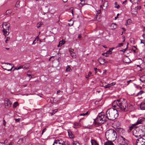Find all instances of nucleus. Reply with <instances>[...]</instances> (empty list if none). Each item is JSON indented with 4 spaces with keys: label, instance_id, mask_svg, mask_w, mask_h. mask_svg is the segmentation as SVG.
Listing matches in <instances>:
<instances>
[{
    "label": "nucleus",
    "instance_id": "nucleus-21",
    "mask_svg": "<svg viewBox=\"0 0 145 145\" xmlns=\"http://www.w3.org/2000/svg\"><path fill=\"white\" fill-rule=\"evenodd\" d=\"M2 68L3 69L5 70H6L8 71H11L12 70L13 68V67H12L10 69H7V68H6V67L5 66H3V67H2Z\"/></svg>",
    "mask_w": 145,
    "mask_h": 145
},
{
    "label": "nucleus",
    "instance_id": "nucleus-26",
    "mask_svg": "<svg viewBox=\"0 0 145 145\" xmlns=\"http://www.w3.org/2000/svg\"><path fill=\"white\" fill-rule=\"evenodd\" d=\"M71 70V69L69 65H67V66L66 71H70V70Z\"/></svg>",
    "mask_w": 145,
    "mask_h": 145
},
{
    "label": "nucleus",
    "instance_id": "nucleus-48",
    "mask_svg": "<svg viewBox=\"0 0 145 145\" xmlns=\"http://www.w3.org/2000/svg\"><path fill=\"white\" fill-rule=\"evenodd\" d=\"M118 131L119 132L120 131H121L122 130V129L121 128H119V129L118 128Z\"/></svg>",
    "mask_w": 145,
    "mask_h": 145
},
{
    "label": "nucleus",
    "instance_id": "nucleus-8",
    "mask_svg": "<svg viewBox=\"0 0 145 145\" xmlns=\"http://www.w3.org/2000/svg\"><path fill=\"white\" fill-rule=\"evenodd\" d=\"M133 135L135 137L137 138L140 137L138 127H135V128L133 130Z\"/></svg>",
    "mask_w": 145,
    "mask_h": 145
},
{
    "label": "nucleus",
    "instance_id": "nucleus-55",
    "mask_svg": "<svg viewBox=\"0 0 145 145\" xmlns=\"http://www.w3.org/2000/svg\"><path fill=\"white\" fill-rule=\"evenodd\" d=\"M133 48H134L135 49V50L137 49V48L135 46H133Z\"/></svg>",
    "mask_w": 145,
    "mask_h": 145
},
{
    "label": "nucleus",
    "instance_id": "nucleus-2",
    "mask_svg": "<svg viewBox=\"0 0 145 145\" xmlns=\"http://www.w3.org/2000/svg\"><path fill=\"white\" fill-rule=\"evenodd\" d=\"M112 106L121 111L126 112L129 109L126 101L122 98L114 101L112 103Z\"/></svg>",
    "mask_w": 145,
    "mask_h": 145
},
{
    "label": "nucleus",
    "instance_id": "nucleus-10",
    "mask_svg": "<svg viewBox=\"0 0 145 145\" xmlns=\"http://www.w3.org/2000/svg\"><path fill=\"white\" fill-rule=\"evenodd\" d=\"M28 64L24 63L22 65H20L19 67H15L14 69L17 70L21 69H26L28 68Z\"/></svg>",
    "mask_w": 145,
    "mask_h": 145
},
{
    "label": "nucleus",
    "instance_id": "nucleus-32",
    "mask_svg": "<svg viewBox=\"0 0 145 145\" xmlns=\"http://www.w3.org/2000/svg\"><path fill=\"white\" fill-rule=\"evenodd\" d=\"M123 46V43H119L118 44V46H117V47H119L122 46Z\"/></svg>",
    "mask_w": 145,
    "mask_h": 145
},
{
    "label": "nucleus",
    "instance_id": "nucleus-28",
    "mask_svg": "<svg viewBox=\"0 0 145 145\" xmlns=\"http://www.w3.org/2000/svg\"><path fill=\"white\" fill-rule=\"evenodd\" d=\"M108 3L107 1H105V2L103 3V7H105L106 8L107 7Z\"/></svg>",
    "mask_w": 145,
    "mask_h": 145
},
{
    "label": "nucleus",
    "instance_id": "nucleus-17",
    "mask_svg": "<svg viewBox=\"0 0 145 145\" xmlns=\"http://www.w3.org/2000/svg\"><path fill=\"white\" fill-rule=\"evenodd\" d=\"M140 107L141 110H145V102H142L140 104Z\"/></svg>",
    "mask_w": 145,
    "mask_h": 145
},
{
    "label": "nucleus",
    "instance_id": "nucleus-3",
    "mask_svg": "<svg viewBox=\"0 0 145 145\" xmlns=\"http://www.w3.org/2000/svg\"><path fill=\"white\" fill-rule=\"evenodd\" d=\"M106 138L107 139L111 140L114 141L117 137V133L115 131L112 129L107 130L105 133Z\"/></svg>",
    "mask_w": 145,
    "mask_h": 145
},
{
    "label": "nucleus",
    "instance_id": "nucleus-53",
    "mask_svg": "<svg viewBox=\"0 0 145 145\" xmlns=\"http://www.w3.org/2000/svg\"><path fill=\"white\" fill-rule=\"evenodd\" d=\"M57 111V110H55V111L53 110V112H52V113H53V114H55Z\"/></svg>",
    "mask_w": 145,
    "mask_h": 145
},
{
    "label": "nucleus",
    "instance_id": "nucleus-38",
    "mask_svg": "<svg viewBox=\"0 0 145 145\" xmlns=\"http://www.w3.org/2000/svg\"><path fill=\"white\" fill-rule=\"evenodd\" d=\"M143 93H144L143 91H141L138 93L137 95H141Z\"/></svg>",
    "mask_w": 145,
    "mask_h": 145
},
{
    "label": "nucleus",
    "instance_id": "nucleus-37",
    "mask_svg": "<svg viewBox=\"0 0 145 145\" xmlns=\"http://www.w3.org/2000/svg\"><path fill=\"white\" fill-rule=\"evenodd\" d=\"M106 53L108 55L110 54H111V50L110 49H109L106 52Z\"/></svg>",
    "mask_w": 145,
    "mask_h": 145
},
{
    "label": "nucleus",
    "instance_id": "nucleus-51",
    "mask_svg": "<svg viewBox=\"0 0 145 145\" xmlns=\"http://www.w3.org/2000/svg\"><path fill=\"white\" fill-rule=\"evenodd\" d=\"M5 64H7V65H11V64L10 63H5Z\"/></svg>",
    "mask_w": 145,
    "mask_h": 145
},
{
    "label": "nucleus",
    "instance_id": "nucleus-11",
    "mask_svg": "<svg viewBox=\"0 0 145 145\" xmlns=\"http://www.w3.org/2000/svg\"><path fill=\"white\" fill-rule=\"evenodd\" d=\"M4 103L5 106L10 107L11 106L12 103L8 99H6L4 100Z\"/></svg>",
    "mask_w": 145,
    "mask_h": 145
},
{
    "label": "nucleus",
    "instance_id": "nucleus-31",
    "mask_svg": "<svg viewBox=\"0 0 145 145\" xmlns=\"http://www.w3.org/2000/svg\"><path fill=\"white\" fill-rule=\"evenodd\" d=\"M72 145H80V143L77 141H74Z\"/></svg>",
    "mask_w": 145,
    "mask_h": 145
},
{
    "label": "nucleus",
    "instance_id": "nucleus-46",
    "mask_svg": "<svg viewBox=\"0 0 145 145\" xmlns=\"http://www.w3.org/2000/svg\"><path fill=\"white\" fill-rule=\"evenodd\" d=\"M3 122H4V123H3V125H4L5 126V125H6V122L4 120H3Z\"/></svg>",
    "mask_w": 145,
    "mask_h": 145
},
{
    "label": "nucleus",
    "instance_id": "nucleus-33",
    "mask_svg": "<svg viewBox=\"0 0 145 145\" xmlns=\"http://www.w3.org/2000/svg\"><path fill=\"white\" fill-rule=\"evenodd\" d=\"M59 43L61 44V46L65 43V41L63 40H62L60 41Z\"/></svg>",
    "mask_w": 145,
    "mask_h": 145
},
{
    "label": "nucleus",
    "instance_id": "nucleus-61",
    "mask_svg": "<svg viewBox=\"0 0 145 145\" xmlns=\"http://www.w3.org/2000/svg\"><path fill=\"white\" fill-rule=\"evenodd\" d=\"M63 1L64 2H66L67 1V0H63Z\"/></svg>",
    "mask_w": 145,
    "mask_h": 145
},
{
    "label": "nucleus",
    "instance_id": "nucleus-60",
    "mask_svg": "<svg viewBox=\"0 0 145 145\" xmlns=\"http://www.w3.org/2000/svg\"><path fill=\"white\" fill-rule=\"evenodd\" d=\"M60 46H61V44L59 43V44L57 45V47H59Z\"/></svg>",
    "mask_w": 145,
    "mask_h": 145
},
{
    "label": "nucleus",
    "instance_id": "nucleus-5",
    "mask_svg": "<svg viewBox=\"0 0 145 145\" xmlns=\"http://www.w3.org/2000/svg\"><path fill=\"white\" fill-rule=\"evenodd\" d=\"M2 27L3 28V32L4 33V35L5 36L6 35H8L9 33L8 31L10 25L7 23L4 22L3 24Z\"/></svg>",
    "mask_w": 145,
    "mask_h": 145
},
{
    "label": "nucleus",
    "instance_id": "nucleus-64",
    "mask_svg": "<svg viewBox=\"0 0 145 145\" xmlns=\"http://www.w3.org/2000/svg\"><path fill=\"white\" fill-rule=\"evenodd\" d=\"M12 142H10L9 143V145H12Z\"/></svg>",
    "mask_w": 145,
    "mask_h": 145
},
{
    "label": "nucleus",
    "instance_id": "nucleus-7",
    "mask_svg": "<svg viewBox=\"0 0 145 145\" xmlns=\"http://www.w3.org/2000/svg\"><path fill=\"white\" fill-rule=\"evenodd\" d=\"M139 130V135H140V137H142L144 136L145 134V127L142 125L138 127Z\"/></svg>",
    "mask_w": 145,
    "mask_h": 145
},
{
    "label": "nucleus",
    "instance_id": "nucleus-27",
    "mask_svg": "<svg viewBox=\"0 0 145 145\" xmlns=\"http://www.w3.org/2000/svg\"><path fill=\"white\" fill-rule=\"evenodd\" d=\"M18 105V102H15L14 104H13V107L14 108H15Z\"/></svg>",
    "mask_w": 145,
    "mask_h": 145
},
{
    "label": "nucleus",
    "instance_id": "nucleus-57",
    "mask_svg": "<svg viewBox=\"0 0 145 145\" xmlns=\"http://www.w3.org/2000/svg\"><path fill=\"white\" fill-rule=\"evenodd\" d=\"M94 69L95 71L96 72V71L97 70V68L96 67H95L94 68Z\"/></svg>",
    "mask_w": 145,
    "mask_h": 145
},
{
    "label": "nucleus",
    "instance_id": "nucleus-41",
    "mask_svg": "<svg viewBox=\"0 0 145 145\" xmlns=\"http://www.w3.org/2000/svg\"><path fill=\"white\" fill-rule=\"evenodd\" d=\"M74 51V50L72 48H70L69 49V52L70 53H72Z\"/></svg>",
    "mask_w": 145,
    "mask_h": 145
},
{
    "label": "nucleus",
    "instance_id": "nucleus-63",
    "mask_svg": "<svg viewBox=\"0 0 145 145\" xmlns=\"http://www.w3.org/2000/svg\"><path fill=\"white\" fill-rule=\"evenodd\" d=\"M103 62H104V63H105L106 62V61H105V60L104 59H103Z\"/></svg>",
    "mask_w": 145,
    "mask_h": 145
},
{
    "label": "nucleus",
    "instance_id": "nucleus-9",
    "mask_svg": "<svg viewBox=\"0 0 145 145\" xmlns=\"http://www.w3.org/2000/svg\"><path fill=\"white\" fill-rule=\"evenodd\" d=\"M64 144V141L62 139L58 138L54 141L53 145H63Z\"/></svg>",
    "mask_w": 145,
    "mask_h": 145
},
{
    "label": "nucleus",
    "instance_id": "nucleus-20",
    "mask_svg": "<svg viewBox=\"0 0 145 145\" xmlns=\"http://www.w3.org/2000/svg\"><path fill=\"white\" fill-rule=\"evenodd\" d=\"M91 145H99L98 144L97 142L96 141L94 140H91Z\"/></svg>",
    "mask_w": 145,
    "mask_h": 145
},
{
    "label": "nucleus",
    "instance_id": "nucleus-30",
    "mask_svg": "<svg viewBox=\"0 0 145 145\" xmlns=\"http://www.w3.org/2000/svg\"><path fill=\"white\" fill-rule=\"evenodd\" d=\"M68 134L69 137L71 138H73L74 137V135L71 133L68 132Z\"/></svg>",
    "mask_w": 145,
    "mask_h": 145
},
{
    "label": "nucleus",
    "instance_id": "nucleus-13",
    "mask_svg": "<svg viewBox=\"0 0 145 145\" xmlns=\"http://www.w3.org/2000/svg\"><path fill=\"white\" fill-rule=\"evenodd\" d=\"M141 8V7L140 6H138L137 7H135V8L133 9L132 10V12H134V14H136L137 13V11L139 10Z\"/></svg>",
    "mask_w": 145,
    "mask_h": 145
},
{
    "label": "nucleus",
    "instance_id": "nucleus-14",
    "mask_svg": "<svg viewBox=\"0 0 145 145\" xmlns=\"http://www.w3.org/2000/svg\"><path fill=\"white\" fill-rule=\"evenodd\" d=\"M25 137L20 138L18 141V143L19 144H21L24 143L25 141Z\"/></svg>",
    "mask_w": 145,
    "mask_h": 145
},
{
    "label": "nucleus",
    "instance_id": "nucleus-43",
    "mask_svg": "<svg viewBox=\"0 0 145 145\" xmlns=\"http://www.w3.org/2000/svg\"><path fill=\"white\" fill-rule=\"evenodd\" d=\"M81 1V3H80V4H81L82 5V6L84 4V3H82L83 2H84V0H80Z\"/></svg>",
    "mask_w": 145,
    "mask_h": 145
},
{
    "label": "nucleus",
    "instance_id": "nucleus-59",
    "mask_svg": "<svg viewBox=\"0 0 145 145\" xmlns=\"http://www.w3.org/2000/svg\"><path fill=\"white\" fill-rule=\"evenodd\" d=\"M114 49V48H110L109 49H110V50H111V51H112V50H113V49Z\"/></svg>",
    "mask_w": 145,
    "mask_h": 145
},
{
    "label": "nucleus",
    "instance_id": "nucleus-42",
    "mask_svg": "<svg viewBox=\"0 0 145 145\" xmlns=\"http://www.w3.org/2000/svg\"><path fill=\"white\" fill-rule=\"evenodd\" d=\"M20 119L19 118H18V119H15V121L16 122H18L20 121Z\"/></svg>",
    "mask_w": 145,
    "mask_h": 145
},
{
    "label": "nucleus",
    "instance_id": "nucleus-47",
    "mask_svg": "<svg viewBox=\"0 0 145 145\" xmlns=\"http://www.w3.org/2000/svg\"><path fill=\"white\" fill-rule=\"evenodd\" d=\"M132 80H130L129 81H128L127 82V85H128L130 83V82L131 81H132Z\"/></svg>",
    "mask_w": 145,
    "mask_h": 145
},
{
    "label": "nucleus",
    "instance_id": "nucleus-24",
    "mask_svg": "<svg viewBox=\"0 0 145 145\" xmlns=\"http://www.w3.org/2000/svg\"><path fill=\"white\" fill-rule=\"evenodd\" d=\"M114 5H115V8L118 9L120 7V6L119 5H117V3L116 2H115Z\"/></svg>",
    "mask_w": 145,
    "mask_h": 145
},
{
    "label": "nucleus",
    "instance_id": "nucleus-35",
    "mask_svg": "<svg viewBox=\"0 0 145 145\" xmlns=\"http://www.w3.org/2000/svg\"><path fill=\"white\" fill-rule=\"evenodd\" d=\"M111 86V85L110 84H107L105 86H104V88L105 89L107 88H108Z\"/></svg>",
    "mask_w": 145,
    "mask_h": 145
},
{
    "label": "nucleus",
    "instance_id": "nucleus-22",
    "mask_svg": "<svg viewBox=\"0 0 145 145\" xmlns=\"http://www.w3.org/2000/svg\"><path fill=\"white\" fill-rule=\"evenodd\" d=\"M42 24L43 23L42 22H39L37 24V27L38 28H39L40 27Z\"/></svg>",
    "mask_w": 145,
    "mask_h": 145
},
{
    "label": "nucleus",
    "instance_id": "nucleus-50",
    "mask_svg": "<svg viewBox=\"0 0 145 145\" xmlns=\"http://www.w3.org/2000/svg\"><path fill=\"white\" fill-rule=\"evenodd\" d=\"M27 76L29 77H31V75L30 74H27Z\"/></svg>",
    "mask_w": 145,
    "mask_h": 145
},
{
    "label": "nucleus",
    "instance_id": "nucleus-23",
    "mask_svg": "<svg viewBox=\"0 0 145 145\" xmlns=\"http://www.w3.org/2000/svg\"><path fill=\"white\" fill-rule=\"evenodd\" d=\"M71 56L73 58L76 57V54L75 53L72 52V53H70Z\"/></svg>",
    "mask_w": 145,
    "mask_h": 145
},
{
    "label": "nucleus",
    "instance_id": "nucleus-44",
    "mask_svg": "<svg viewBox=\"0 0 145 145\" xmlns=\"http://www.w3.org/2000/svg\"><path fill=\"white\" fill-rule=\"evenodd\" d=\"M10 39V38L9 37H8L6 40H5V42L6 43H7V41H8Z\"/></svg>",
    "mask_w": 145,
    "mask_h": 145
},
{
    "label": "nucleus",
    "instance_id": "nucleus-54",
    "mask_svg": "<svg viewBox=\"0 0 145 145\" xmlns=\"http://www.w3.org/2000/svg\"><path fill=\"white\" fill-rule=\"evenodd\" d=\"M60 91H61L60 90H59L57 91V94H58V93H60Z\"/></svg>",
    "mask_w": 145,
    "mask_h": 145
},
{
    "label": "nucleus",
    "instance_id": "nucleus-52",
    "mask_svg": "<svg viewBox=\"0 0 145 145\" xmlns=\"http://www.w3.org/2000/svg\"><path fill=\"white\" fill-rule=\"evenodd\" d=\"M81 35H80V34L79 35L78 37V38H81Z\"/></svg>",
    "mask_w": 145,
    "mask_h": 145
},
{
    "label": "nucleus",
    "instance_id": "nucleus-45",
    "mask_svg": "<svg viewBox=\"0 0 145 145\" xmlns=\"http://www.w3.org/2000/svg\"><path fill=\"white\" fill-rule=\"evenodd\" d=\"M115 84V83L114 82H112L110 84V85H111V86H114Z\"/></svg>",
    "mask_w": 145,
    "mask_h": 145
},
{
    "label": "nucleus",
    "instance_id": "nucleus-36",
    "mask_svg": "<svg viewBox=\"0 0 145 145\" xmlns=\"http://www.w3.org/2000/svg\"><path fill=\"white\" fill-rule=\"evenodd\" d=\"M91 73L90 72H88V75H86V78H88L91 75Z\"/></svg>",
    "mask_w": 145,
    "mask_h": 145
},
{
    "label": "nucleus",
    "instance_id": "nucleus-19",
    "mask_svg": "<svg viewBox=\"0 0 145 145\" xmlns=\"http://www.w3.org/2000/svg\"><path fill=\"white\" fill-rule=\"evenodd\" d=\"M105 145H113L114 144L112 142V141H108L107 142H106L105 144Z\"/></svg>",
    "mask_w": 145,
    "mask_h": 145
},
{
    "label": "nucleus",
    "instance_id": "nucleus-12",
    "mask_svg": "<svg viewBox=\"0 0 145 145\" xmlns=\"http://www.w3.org/2000/svg\"><path fill=\"white\" fill-rule=\"evenodd\" d=\"M144 120L145 118L143 117L139 118L138 119L137 122L135 123V125H137L139 124L142 123L144 121Z\"/></svg>",
    "mask_w": 145,
    "mask_h": 145
},
{
    "label": "nucleus",
    "instance_id": "nucleus-56",
    "mask_svg": "<svg viewBox=\"0 0 145 145\" xmlns=\"http://www.w3.org/2000/svg\"><path fill=\"white\" fill-rule=\"evenodd\" d=\"M136 50H135V49L134 50V49H133V52H134V53H136V52H137L136 51Z\"/></svg>",
    "mask_w": 145,
    "mask_h": 145
},
{
    "label": "nucleus",
    "instance_id": "nucleus-18",
    "mask_svg": "<svg viewBox=\"0 0 145 145\" xmlns=\"http://www.w3.org/2000/svg\"><path fill=\"white\" fill-rule=\"evenodd\" d=\"M140 80L142 83L145 82V75H143L140 77L139 79Z\"/></svg>",
    "mask_w": 145,
    "mask_h": 145
},
{
    "label": "nucleus",
    "instance_id": "nucleus-15",
    "mask_svg": "<svg viewBox=\"0 0 145 145\" xmlns=\"http://www.w3.org/2000/svg\"><path fill=\"white\" fill-rule=\"evenodd\" d=\"M73 127L74 128H78L80 127V124L79 123L75 122L73 123Z\"/></svg>",
    "mask_w": 145,
    "mask_h": 145
},
{
    "label": "nucleus",
    "instance_id": "nucleus-29",
    "mask_svg": "<svg viewBox=\"0 0 145 145\" xmlns=\"http://www.w3.org/2000/svg\"><path fill=\"white\" fill-rule=\"evenodd\" d=\"M128 43L127 44V47L125 49H123V50H120V51L121 52H123V53H124L126 50H127V49L128 48Z\"/></svg>",
    "mask_w": 145,
    "mask_h": 145
},
{
    "label": "nucleus",
    "instance_id": "nucleus-25",
    "mask_svg": "<svg viewBox=\"0 0 145 145\" xmlns=\"http://www.w3.org/2000/svg\"><path fill=\"white\" fill-rule=\"evenodd\" d=\"M139 1V0H130L131 1L133 4L137 3Z\"/></svg>",
    "mask_w": 145,
    "mask_h": 145
},
{
    "label": "nucleus",
    "instance_id": "nucleus-6",
    "mask_svg": "<svg viewBox=\"0 0 145 145\" xmlns=\"http://www.w3.org/2000/svg\"><path fill=\"white\" fill-rule=\"evenodd\" d=\"M136 145H145V136L139 138L136 141Z\"/></svg>",
    "mask_w": 145,
    "mask_h": 145
},
{
    "label": "nucleus",
    "instance_id": "nucleus-4",
    "mask_svg": "<svg viewBox=\"0 0 145 145\" xmlns=\"http://www.w3.org/2000/svg\"><path fill=\"white\" fill-rule=\"evenodd\" d=\"M117 140L118 143L121 145H127L129 143V142L127 140L121 135L118 136Z\"/></svg>",
    "mask_w": 145,
    "mask_h": 145
},
{
    "label": "nucleus",
    "instance_id": "nucleus-39",
    "mask_svg": "<svg viewBox=\"0 0 145 145\" xmlns=\"http://www.w3.org/2000/svg\"><path fill=\"white\" fill-rule=\"evenodd\" d=\"M37 37L36 39L34 40L33 41V43H32V44L33 45H35L36 44V42H35V41L36 40V39H37Z\"/></svg>",
    "mask_w": 145,
    "mask_h": 145
},
{
    "label": "nucleus",
    "instance_id": "nucleus-62",
    "mask_svg": "<svg viewBox=\"0 0 145 145\" xmlns=\"http://www.w3.org/2000/svg\"><path fill=\"white\" fill-rule=\"evenodd\" d=\"M5 49L7 50H9L10 48H5Z\"/></svg>",
    "mask_w": 145,
    "mask_h": 145
},
{
    "label": "nucleus",
    "instance_id": "nucleus-34",
    "mask_svg": "<svg viewBox=\"0 0 145 145\" xmlns=\"http://www.w3.org/2000/svg\"><path fill=\"white\" fill-rule=\"evenodd\" d=\"M88 112H87L85 113L81 114H80V116H84L86 115H88Z\"/></svg>",
    "mask_w": 145,
    "mask_h": 145
},
{
    "label": "nucleus",
    "instance_id": "nucleus-49",
    "mask_svg": "<svg viewBox=\"0 0 145 145\" xmlns=\"http://www.w3.org/2000/svg\"><path fill=\"white\" fill-rule=\"evenodd\" d=\"M6 12L7 14L8 13H11V11H10L9 10H7V11Z\"/></svg>",
    "mask_w": 145,
    "mask_h": 145
},
{
    "label": "nucleus",
    "instance_id": "nucleus-40",
    "mask_svg": "<svg viewBox=\"0 0 145 145\" xmlns=\"http://www.w3.org/2000/svg\"><path fill=\"white\" fill-rule=\"evenodd\" d=\"M46 128H44L43 130L42 131V134L43 135V133L46 131Z\"/></svg>",
    "mask_w": 145,
    "mask_h": 145
},
{
    "label": "nucleus",
    "instance_id": "nucleus-58",
    "mask_svg": "<svg viewBox=\"0 0 145 145\" xmlns=\"http://www.w3.org/2000/svg\"><path fill=\"white\" fill-rule=\"evenodd\" d=\"M105 54H106L105 55V57H107V56H108V54H106V53H105Z\"/></svg>",
    "mask_w": 145,
    "mask_h": 145
},
{
    "label": "nucleus",
    "instance_id": "nucleus-1",
    "mask_svg": "<svg viewBox=\"0 0 145 145\" xmlns=\"http://www.w3.org/2000/svg\"><path fill=\"white\" fill-rule=\"evenodd\" d=\"M106 116L103 113H99L97 118L94 119V123L96 125L100 124H103L106 121V119L113 120L116 119L118 116V110L116 109L110 108L108 109L106 112Z\"/></svg>",
    "mask_w": 145,
    "mask_h": 145
},
{
    "label": "nucleus",
    "instance_id": "nucleus-16",
    "mask_svg": "<svg viewBox=\"0 0 145 145\" xmlns=\"http://www.w3.org/2000/svg\"><path fill=\"white\" fill-rule=\"evenodd\" d=\"M136 125L135 124H132L131 126L129 127V129L128 130V132H131L133 129L135 128Z\"/></svg>",
    "mask_w": 145,
    "mask_h": 145
}]
</instances>
